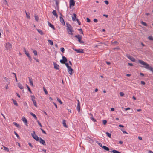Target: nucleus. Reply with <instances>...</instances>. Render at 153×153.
<instances>
[{
  "mask_svg": "<svg viewBox=\"0 0 153 153\" xmlns=\"http://www.w3.org/2000/svg\"><path fill=\"white\" fill-rule=\"evenodd\" d=\"M26 86H27V89H28V91H29V92H30L31 93H32V91L30 88L27 85H26Z\"/></svg>",
  "mask_w": 153,
  "mask_h": 153,
  "instance_id": "2f4dec72",
  "label": "nucleus"
},
{
  "mask_svg": "<svg viewBox=\"0 0 153 153\" xmlns=\"http://www.w3.org/2000/svg\"><path fill=\"white\" fill-rule=\"evenodd\" d=\"M73 49L78 53H84L83 50L82 49Z\"/></svg>",
  "mask_w": 153,
  "mask_h": 153,
  "instance_id": "f8f14e48",
  "label": "nucleus"
},
{
  "mask_svg": "<svg viewBox=\"0 0 153 153\" xmlns=\"http://www.w3.org/2000/svg\"><path fill=\"white\" fill-rule=\"evenodd\" d=\"M148 39L149 40L151 41L153 40V37H152V36H149Z\"/></svg>",
  "mask_w": 153,
  "mask_h": 153,
  "instance_id": "c756f323",
  "label": "nucleus"
},
{
  "mask_svg": "<svg viewBox=\"0 0 153 153\" xmlns=\"http://www.w3.org/2000/svg\"><path fill=\"white\" fill-rule=\"evenodd\" d=\"M140 75L142 76H143L144 75V74L143 73H140Z\"/></svg>",
  "mask_w": 153,
  "mask_h": 153,
  "instance_id": "774afa93",
  "label": "nucleus"
},
{
  "mask_svg": "<svg viewBox=\"0 0 153 153\" xmlns=\"http://www.w3.org/2000/svg\"><path fill=\"white\" fill-rule=\"evenodd\" d=\"M104 2L107 5H108L109 4V2H108V1L107 0L105 1H104Z\"/></svg>",
  "mask_w": 153,
  "mask_h": 153,
  "instance_id": "5fc2aeb1",
  "label": "nucleus"
},
{
  "mask_svg": "<svg viewBox=\"0 0 153 153\" xmlns=\"http://www.w3.org/2000/svg\"><path fill=\"white\" fill-rule=\"evenodd\" d=\"M18 87L19 88H20L21 89H22L23 88V87L22 85L20 83H18Z\"/></svg>",
  "mask_w": 153,
  "mask_h": 153,
  "instance_id": "393cba45",
  "label": "nucleus"
},
{
  "mask_svg": "<svg viewBox=\"0 0 153 153\" xmlns=\"http://www.w3.org/2000/svg\"><path fill=\"white\" fill-rule=\"evenodd\" d=\"M12 100H13L14 104L16 106H18V104H17V102H16V100H14L13 99H12Z\"/></svg>",
  "mask_w": 153,
  "mask_h": 153,
  "instance_id": "a878e982",
  "label": "nucleus"
},
{
  "mask_svg": "<svg viewBox=\"0 0 153 153\" xmlns=\"http://www.w3.org/2000/svg\"><path fill=\"white\" fill-rule=\"evenodd\" d=\"M67 68L69 74L70 75H72L73 73V69L71 68V67L70 66Z\"/></svg>",
  "mask_w": 153,
  "mask_h": 153,
  "instance_id": "9d476101",
  "label": "nucleus"
},
{
  "mask_svg": "<svg viewBox=\"0 0 153 153\" xmlns=\"http://www.w3.org/2000/svg\"><path fill=\"white\" fill-rule=\"evenodd\" d=\"M122 108H124L126 111H127V110L130 109V108L129 107H128L127 108H124L123 107H122Z\"/></svg>",
  "mask_w": 153,
  "mask_h": 153,
  "instance_id": "603ef678",
  "label": "nucleus"
},
{
  "mask_svg": "<svg viewBox=\"0 0 153 153\" xmlns=\"http://www.w3.org/2000/svg\"><path fill=\"white\" fill-rule=\"evenodd\" d=\"M78 30L80 31V32H81V33L83 35V32L82 30V29H81V28L79 29Z\"/></svg>",
  "mask_w": 153,
  "mask_h": 153,
  "instance_id": "3c124183",
  "label": "nucleus"
},
{
  "mask_svg": "<svg viewBox=\"0 0 153 153\" xmlns=\"http://www.w3.org/2000/svg\"><path fill=\"white\" fill-rule=\"evenodd\" d=\"M60 50L62 52V53H64L65 51L64 48L63 47H61L60 48Z\"/></svg>",
  "mask_w": 153,
  "mask_h": 153,
  "instance_id": "79ce46f5",
  "label": "nucleus"
},
{
  "mask_svg": "<svg viewBox=\"0 0 153 153\" xmlns=\"http://www.w3.org/2000/svg\"><path fill=\"white\" fill-rule=\"evenodd\" d=\"M112 44H114V45H115V44L117 45V44H118V42L117 41H115L113 42L112 43Z\"/></svg>",
  "mask_w": 153,
  "mask_h": 153,
  "instance_id": "37998d69",
  "label": "nucleus"
},
{
  "mask_svg": "<svg viewBox=\"0 0 153 153\" xmlns=\"http://www.w3.org/2000/svg\"><path fill=\"white\" fill-rule=\"evenodd\" d=\"M48 25L49 26L51 27V28H52L53 29V30H55V28L54 27V25H52V24L50 23H49V22H48Z\"/></svg>",
  "mask_w": 153,
  "mask_h": 153,
  "instance_id": "aec40b11",
  "label": "nucleus"
},
{
  "mask_svg": "<svg viewBox=\"0 0 153 153\" xmlns=\"http://www.w3.org/2000/svg\"><path fill=\"white\" fill-rule=\"evenodd\" d=\"M120 95L122 97L124 95V94L123 92H120Z\"/></svg>",
  "mask_w": 153,
  "mask_h": 153,
  "instance_id": "09e8293b",
  "label": "nucleus"
},
{
  "mask_svg": "<svg viewBox=\"0 0 153 153\" xmlns=\"http://www.w3.org/2000/svg\"><path fill=\"white\" fill-rule=\"evenodd\" d=\"M40 129L41 130L43 133H44V134H46V132L42 128H40Z\"/></svg>",
  "mask_w": 153,
  "mask_h": 153,
  "instance_id": "8fccbe9b",
  "label": "nucleus"
},
{
  "mask_svg": "<svg viewBox=\"0 0 153 153\" xmlns=\"http://www.w3.org/2000/svg\"><path fill=\"white\" fill-rule=\"evenodd\" d=\"M48 41L49 43L51 45H53V42L52 40H48Z\"/></svg>",
  "mask_w": 153,
  "mask_h": 153,
  "instance_id": "c85d7f7f",
  "label": "nucleus"
},
{
  "mask_svg": "<svg viewBox=\"0 0 153 153\" xmlns=\"http://www.w3.org/2000/svg\"><path fill=\"white\" fill-rule=\"evenodd\" d=\"M76 108L77 110L78 111V112L79 113L80 112V104H77Z\"/></svg>",
  "mask_w": 153,
  "mask_h": 153,
  "instance_id": "412c9836",
  "label": "nucleus"
},
{
  "mask_svg": "<svg viewBox=\"0 0 153 153\" xmlns=\"http://www.w3.org/2000/svg\"><path fill=\"white\" fill-rule=\"evenodd\" d=\"M94 21L95 22H98V20L96 19H94Z\"/></svg>",
  "mask_w": 153,
  "mask_h": 153,
  "instance_id": "052dcab7",
  "label": "nucleus"
},
{
  "mask_svg": "<svg viewBox=\"0 0 153 153\" xmlns=\"http://www.w3.org/2000/svg\"><path fill=\"white\" fill-rule=\"evenodd\" d=\"M30 114L33 116V117L36 120H37V117L32 112H30Z\"/></svg>",
  "mask_w": 153,
  "mask_h": 153,
  "instance_id": "6ab92c4d",
  "label": "nucleus"
},
{
  "mask_svg": "<svg viewBox=\"0 0 153 153\" xmlns=\"http://www.w3.org/2000/svg\"><path fill=\"white\" fill-rule=\"evenodd\" d=\"M52 13L56 18L58 17V15L56 13V11L55 10H53L52 12Z\"/></svg>",
  "mask_w": 153,
  "mask_h": 153,
  "instance_id": "a211bd4d",
  "label": "nucleus"
},
{
  "mask_svg": "<svg viewBox=\"0 0 153 153\" xmlns=\"http://www.w3.org/2000/svg\"><path fill=\"white\" fill-rule=\"evenodd\" d=\"M75 37L78 39V41L79 42V43L81 44H83L84 42V41H82L81 39L82 38V36H80L79 35H76L75 36Z\"/></svg>",
  "mask_w": 153,
  "mask_h": 153,
  "instance_id": "20e7f679",
  "label": "nucleus"
},
{
  "mask_svg": "<svg viewBox=\"0 0 153 153\" xmlns=\"http://www.w3.org/2000/svg\"><path fill=\"white\" fill-rule=\"evenodd\" d=\"M107 121L106 120H103V123L104 125H105L107 123Z\"/></svg>",
  "mask_w": 153,
  "mask_h": 153,
  "instance_id": "de8ad7c7",
  "label": "nucleus"
},
{
  "mask_svg": "<svg viewBox=\"0 0 153 153\" xmlns=\"http://www.w3.org/2000/svg\"><path fill=\"white\" fill-rule=\"evenodd\" d=\"M31 135L32 137L36 141H39V137L36 135V134L35 132L34 131H33V133H31Z\"/></svg>",
  "mask_w": 153,
  "mask_h": 153,
  "instance_id": "7ed1b4c3",
  "label": "nucleus"
},
{
  "mask_svg": "<svg viewBox=\"0 0 153 153\" xmlns=\"http://www.w3.org/2000/svg\"><path fill=\"white\" fill-rule=\"evenodd\" d=\"M66 26L67 27V30L68 33L71 35H73V34L72 32H73V31L72 30V28L70 24L66 23Z\"/></svg>",
  "mask_w": 153,
  "mask_h": 153,
  "instance_id": "f03ea898",
  "label": "nucleus"
},
{
  "mask_svg": "<svg viewBox=\"0 0 153 153\" xmlns=\"http://www.w3.org/2000/svg\"><path fill=\"white\" fill-rule=\"evenodd\" d=\"M75 4V1L74 0H70V6H74Z\"/></svg>",
  "mask_w": 153,
  "mask_h": 153,
  "instance_id": "4468645a",
  "label": "nucleus"
},
{
  "mask_svg": "<svg viewBox=\"0 0 153 153\" xmlns=\"http://www.w3.org/2000/svg\"><path fill=\"white\" fill-rule=\"evenodd\" d=\"M141 24L144 26H147V24L145 22H143V21L141 22Z\"/></svg>",
  "mask_w": 153,
  "mask_h": 153,
  "instance_id": "c9c22d12",
  "label": "nucleus"
},
{
  "mask_svg": "<svg viewBox=\"0 0 153 153\" xmlns=\"http://www.w3.org/2000/svg\"><path fill=\"white\" fill-rule=\"evenodd\" d=\"M90 118L94 122H96V120L94 118L93 116L91 117Z\"/></svg>",
  "mask_w": 153,
  "mask_h": 153,
  "instance_id": "a19ab883",
  "label": "nucleus"
},
{
  "mask_svg": "<svg viewBox=\"0 0 153 153\" xmlns=\"http://www.w3.org/2000/svg\"><path fill=\"white\" fill-rule=\"evenodd\" d=\"M43 89L45 94H48V92L46 89L44 87H43Z\"/></svg>",
  "mask_w": 153,
  "mask_h": 153,
  "instance_id": "f704fd0d",
  "label": "nucleus"
},
{
  "mask_svg": "<svg viewBox=\"0 0 153 153\" xmlns=\"http://www.w3.org/2000/svg\"><path fill=\"white\" fill-rule=\"evenodd\" d=\"M31 97L32 99H33V98L35 99V96H34V95H32V96H31Z\"/></svg>",
  "mask_w": 153,
  "mask_h": 153,
  "instance_id": "338daca9",
  "label": "nucleus"
},
{
  "mask_svg": "<svg viewBox=\"0 0 153 153\" xmlns=\"http://www.w3.org/2000/svg\"><path fill=\"white\" fill-rule=\"evenodd\" d=\"M64 64H65L66 66L67 67V68H68V67H69L70 66L68 64V63H65Z\"/></svg>",
  "mask_w": 153,
  "mask_h": 153,
  "instance_id": "680f3d73",
  "label": "nucleus"
},
{
  "mask_svg": "<svg viewBox=\"0 0 153 153\" xmlns=\"http://www.w3.org/2000/svg\"><path fill=\"white\" fill-rule=\"evenodd\" d=\"M105 150L107 151H108L110 152V149L108 147L105 146H103L102 147Z\"/></svg>",
  "mask_w": 153,
  "mask_h": 153,
  "instance_id": "dca6fc26",
  "label": "nucleus"
},
{
  "mask_svg": "<svg viewBox=\"0 0 153 153\" xmlns=\"http://www.w3.org/2000/svg\"><path fill=\"white\" fill-rule=\"evenodd\" d=\"M107 135L109 138H111V134L110 133L107 132H106Z\"/></svg>",
  "mask_w": 153,
  "mask_h": 153,
  "instance_id": "473e14b6",
  "label": "nucleus"
},
{
  "mask_svg": "<svg viewBox=\"0 0 153 153\" xmlns=\"http://www.w3.org/2000/svg\"><path fill=\"white\" fill-rule=\"evenodd\" d=\"M73 15L74 16V17H72V20L73 21H75L76 20L77 21V22L79 25H81L80 22V21L78 19L76 18V16H77L76 15L75 13H74Z\"/></svg>",
  "mask_w": 153,
  "mask_h": 153,
  "instance_id": "39448f33",
  "label": "nucleus"
},
{
  "mask_svg": "<svg viewBox=\"0 0 153 153\" xmlns=\"http://www.w3.org/2000/svg\"><path fill=\"white\" fill-rule=\"evenodd\" d=\"M25 54H26V55L27 56H29L30 55L29 54V53L28 52H26V50H25Z\"/></svg>",
  "mask_w": 153,
  "mask_h": 153,
  "instance_id": "864d4df0",
  "label": "nucleus"
},
{
  "mask_svg": "<svg viewBox=\"0 0 153 153\" xmlns=\"http://www.w3.org/2000/svg\"><path fill=\"white\" fill-rule=\"evenodd\" d=\"M62 123L64 127H67V126L66 123V121L65 120H62Z\"/></svg>",
  "mask_w": 153,
  "mask_h": 153,
  "instance_id": "4be33fe9",
  "label": "nucleus"
},
{
  "mask_svg": "<svg viewBox=\"0 0 153 153\" xmlns=\"http://www.w3.org/2000/svg\"><path fill=\"white\" fill-rule=\"evenodd\" d=\"M35 18V19L36 21H38V20H39V17L37 15H35L34 16Z\"/></svg>",
  "mask_w": 153,
  "mask_h": 153,
  "instance_id": "7c9ffc66",
  "label": "nucleus"
},
{
  "mask_svg": "<svg viewBox=\"0 0 153 153\" xmlns=\"http://www.w3.org/2000/svg\"><path fill=\"white\" fill-rule=\"evenodd\" d=\"M62 59H61L60 61V62L62 64H64L68 61L66 57L64 56H62Z\"/></svg>",
  "mask_w": 153,
  "mask_h": 153,
  "instance_id": "423d86ee",
  "label": "nucleus"
},
{
  "mask_svg": "<svg viewBox=\"0 0 153 153\" xmlns=\"http://www.w3.org/2000/svg\"><path fill=\"white\" fill-rule=\"evenodd\" d=\"M1 114L5 119H6V118L5 117V116L2 114V113L1 112Z\"/></svg>",
  "mask_w": 153,
  "mask_h": 153,
  "instance_id": "0e129e2a",
  "label": "nucleus"
},
{
  "mask_svg": "<svg viewBox=\"0 0 153 153\" xmlns=\"http://www.w3.org/2000/svg\"><path fill=\"white\" fill-rule=\"evenodd\" d=\"M33 104H34V105L36 107H37V104H36V102L35 100H33Z\"/></svg>",
  "mask_w": 153,
  "mask_h": 153,
  "instance_id": "4c0bfd02",
  "label": "nucleus"
},
{
  "mask_svg": "<svg viewBox=\"0 0 153 153\" xmlns=\"http://www.w3.org/2000/svg\"><path fill=\"white\" fill-rule=\"evenodd\" d=\"M28 145H29V146L31 148H33V146L31 144V143L29 142L28 143Z\"/></svg>",
  "mask_w": 153,
  "mask_h": 153,
  "instance_id": "4d7b16f0",
  "label": "nucleus"
},
{
  "mask_svg": "<svg viewBox=\"0 0 153 153\" xmlns=\"http://www.w3.org/2000/svg\"><path fill=\"white\" fill-rule=\"evenodd\" d=\"M37 30L38 32L41 35H43L44 34L43 32L41 30L39 29H37Z\"/></svg>",
  "mask_w": 153,
  "mask_h": 153,
  "instance_id": "5701e85b",
  "label": "nucleus"
},
{
  "mask_svg": "<svg viewBox=\"0 0 153 153\" xmlns=\"http://www.w3.org/2000/svg\"><path fill=\"white\" fill-rule=\"evenodd\" d=\"M126 56L132 61L133 62H134L135 61V59L133 57L131 56L129 54H127L126 55Z\"/></svg>",
  "mask_w": 153,
  "mask_h": 153,
  "instance_id": "0eeeda50",
  "label": "nucleus"
},
{
  "mask_svg": "<svg viewBox=\"0 0 153 153\" xmlns=\"http://www.w3.org/2000/svg\"><path fill=\"white\" fill-rule=\"evenodd\" d=\"M39 142L40 143H41L42 144H43V145L44 146H45L46 145V143L45 142V141L42 139L40 137L39 138Z\"/></svg>",
  "mask_w": 153,
  "mask_h": 153,
  "instance_id": "2eb2a0df",
  "label": "nucleus"
},
{
  "mask_svg": "<svg viewBox=\"0 0 153 153\" xmlns=\"http://www.w3.org/2000/svg\"><path fill=\"white\" fill-rule=\"evenodd\" d=\"M53 65L54 68L56 70H59V66L55 62H53Z\"/></svg>",
  "mask_w": 153,
  "mask_h": 153,
  "instance_id": "ddd939ff",
  "label": "nucleus"
},
{
  "mask_svg": "<svg viewBox=\"0 0 153 153\" xmlns=\"http://www.w3.org/2000/svg\"><path fill=\"white\" fill-rule=\"evenodd\" d=\"M120 49V48H119V47H116V48H114V49H117V50H119Z\"/></svg>",
  "mask_w": 153,
  "mask_h": 153,
  "instance_id": "69168bd1",
  "label": "nucleus"
},
{
  "mask_svg": "<svg viewBox=\"0 0 153 153\" xmlns=\"http://www.w3.org/2000/svg\"><path fill=\"white\" fill-rule=\"evenodd\" d=\"M29 82H30V85L31 86H33V81H32V78L29 77Z\"/></svg>",
  "mask_w": 153,
  "mask_h": 153,
  "instance_id": "f3484780",
  "label": "nucleus"
},
{
  "mask_svg": "<svg viewBox=\"0 0 153 153\" xmlns=\"http://www.w3.org/2000/svg\"><path fill=\"white\" fill-rule=\"evenodd\" d=\"M26 15L27 17V18L30 19V16H29V13H28L26 12Z\"/></svg>",
  "mask_w": 153,
  "mask_h": 153,
  "instance_id": "e433bc0d",
  "label": "nucleus"
},
{
  "mask_svg": "<svg viewBox=\"0 0 153 153\" xmlns=\"http://www.w3.org/2000/svg\"><path fill=\"white\" fill-rule=\"evenodd\" d=\"M57 101L60 104H62V102L61 101V100L59 98H57Z\"/></svg>",
  "mask_w": 153,
  "mask_h": 153,
  "instance_id": "ea45409f",
  "label": "nucleus"
},
{
  "mask_svg": "<svg viewBox=\"0 0 153 153\" xmlns=\"http://www.w3.org/2000/svg\"><path fill=\"white\" fill-rule=\"evenodd\" d=\"M32 50L33 52L34 53V55H37V51L34 49H32Z\"/></svg>",
  "mask_w": 153,
  "mask_h": 153,
  "instance_id": "bb28decb",
  "label": "nucleus"
},
{
  "mask_svg": "<svg viewBox=\"0 0 153 153\" xmlns=\"http://www.w3.org/2000/svg\"><path fill=\"white\" fill-rule=\"evenodd\" d=\"M13 123L15 126H16V127H18V128H19L20 127V125L19 124H17L16 123V122H13Z\"/></svg>",
  "mask_w": 153,
  "mask_h": 153,
  "instance_id": "cd10ccee",
  "label": "nucleus"
},
{
  "mask_svg": "<svg viewBox=\"0 0 153 153\" xmlns=\"http://www.w3.org/2000/svg\"><path fill=\"white\" fill-rule=\"evenodd\" d=\"M138 62L141 65L145 66V68L150 70L153 73V68H152L151 66H150L149 64L141 60H139Z\"/></svg>",
  "mask_w": 153,
  "mask_h": 153,
  "instance_id": "f257e3e1",
  "label": "nucleus"
},
{
  "mask_svg": "<svg viewBox=\"0 0 153 153\" xmlns=\"http://www.w3.org/2000/svg\"><path fill=\"white\" fill-rule=\"evenodd\" d=\"M37 122L38 123L39 125L41 127H42V126L41 124V123L38 120H37Z\"/></svg>",
  "mask_w": 153,
  "mask_h": 153,
  "instance_id": "a18cd8bd",
  "label": "nucleus"
},
{
  "mask_svg": "<svg viewBox=\"0 0 153 153\" xmlns=\"http://www.w3.org/2000/svg\"><path fill=\"white\" fill-rule=\"evenodd\" d=\"M14 133L15 135H16L18 138L19 139H20V137H19V135H18L17 133H16V131H14Z\"/></svg>",
  "mask_w": 153,
  "mask_h": 153,
  "instance_id": "58836bf2",
  "label": "nucleus"
},
{
  "mask_svg": "<svg viewBox=\"0 0 153 153\" xmlns=\"http://www.w3.org/2000/svg\"><path fill=\"white\" fill-rule=\"evenodd\" d=\"M60 15L61 16L60 17V22L63 25H65V23L62 17V14L60 13Z\"/></svg>",
  "mask_w": 153,
  "mask_h": 153,
  "instance_id": "1a4fd4ad",
  "label": "nucleus"
},
{
  "mask_svg": "<svg viewBox=\"0 0 153 153\" xmlns=\"http://www.w3.org/2000/svg\"><path fill=\"white\" fill-rule=\"evenodd\" d=\"M128 65H129L130 66H133V64L131 63H128Z\"/></svg>",
  "mask_w": 153,
  "mask_h": 153,
  "instance_id": "e2e57ef3",
  "label": "nucleus"
},
{
  "mask_svg": "<svg viewBox=\"0 0 153 153\" xmlns=\"http://www.w3.org/2000/svg\"><path fill=\"white\" fill-rule=\"evenodd\" d=\"M22 120L24 122L25 124L27 126L28 125L27 120L24 117H22Z\"/></svg>",
  "mask_w": 153,
  "mask_h": 153,
  "instance_id": "9b49d317",
  "label": "nucleus"
},
{
  "mask_svg": "<svg viewBox=\"0 0 153 153\" xmlns=\"http://www.w3.org/2000/svg\"><path fill=\"white\" fill-rule=\"evenodd\" d=\"M6 48L7 49L10 50L12 48L11 44L8 42L6 43Z\"/></svg>",
  "mask_w": 153,
  "mask_h": 153,
  "instance_id": "6e6552de",
  "label": "nucleus"
},
{
  "mask_svg": "<svg viewBox=\"0 0 153 153\" xmlns=\"http://www.w3.org/2000/svg\"><path fill=\"white\" fill-rule=\"evenodd\" d=\"M110 152H112L113 153H121L120 152L115 150H113L112 151H110Z\"/></svg>",
  "mask_w": 153,
  "mask_h": 153,
  "instance_id": "b1692460",
  "label": "nucleus"
},
{
  "mask_svg": "<svg viewBox=\"0 0 153 153\" xmlns=\"http://www.w3.org/2000/svg\"><path fill=\"white\" fill-rule=\"evenodd\" d=\"M86 19H87V22H90L91 21L90 19L88 18H86Z\"/></svg>",
  "mask_w": 153,
  "mask_h": 153,
  "instance_id": "13d9d810",
  "label": "nucleus"
},
{
  "mask_svg": "<svg viewBox=\"0 0 153 153\" xmlns=\"http://www.w3.org/2000/svg\"><path fill=\"white\" fill-rule=\"evenodd\" d=\"M96 143L97 144H98L102 148L103 146L102 144L101 143H99L98 141H96Z\"/></svg>",
  "mask_w": 153,
  "mask_h": 153,
  "instance_id": "72a5a7b5",
  "label": "nucleus"
},
{
  "mask_svg": "<svg viewBox=\"0 0 153 153\" xmlns=\"http://www.w3.org/2000/svg\"><path fill=\"white\" fill-rule=\"evenodd\" d=\"M4 150L7 151V152L9 151V150L8 148L5 147H4Z\"/></svg>",
  "mask_w": 153,
  "mask_h": 153,
  "instance_id": "c03bdc74",
  "label": "nucleus"
},
{
  "mask_svg": "<svg viewBox=\"0 0 153 153\" xmlns=\"http://www.w3.org/2000/svg\"><path fill=\"white\" fill-rule=\"evenodd\" d=\"M4 79H5V80H4V81L7 82L8 81V80H9V79L8 78H7L6 77H4Z\"/></svg>",
  "mask_w": 153,
  "mask_h": 153,
  "instance_id": "49530a36",
  "label": "nucleus"
},
{
  "mask_svg": "<svg viewBox=\"0 0 153 153\" xmlns=\"http://www.w3.org/2000/svg\"><path fill=\"white\" fill-rule=\"evenodd\" d=\"M121 130L123 132V133H124V134H128V133L127 132H126V131H124L123 129H121Z\"/></svg>",
  "mask_w": 153,
  "mask_h": 153,
  "instance_id": "6e6d98bb",
  "label": "nucleus"
},
{
  "mask_svg": "<svg viewBox=\"0 0 153 153\" xmlns=\"http://www.w3.org/2000/svg\"><path fill=\"white\" fill-rule=\"evenodd\" d=\"M141 84L143 85H145L146 84L145 82L144 81H141Z\"/></svg>",
  "mask_w": 153,
  "mask_h": 153,
  "instance_id": "bf43d9fd",
  "label": "nucleus"
}]
</instances>
